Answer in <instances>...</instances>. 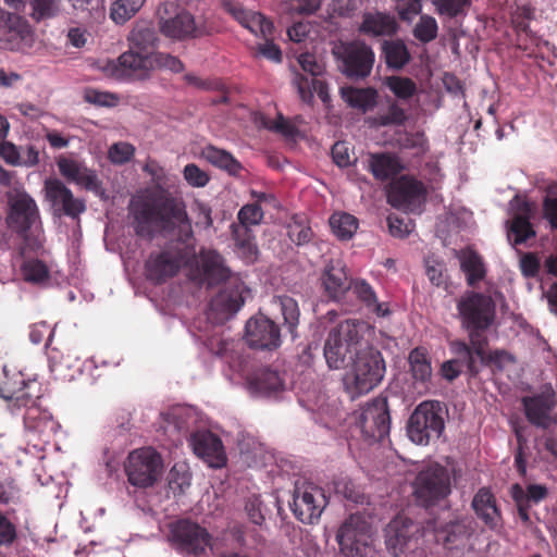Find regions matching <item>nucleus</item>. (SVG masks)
Returning <instances> with one entry per match:
<instances>
[{"mask_svg": "<svg viewBox=\"0 0 557 557\" xmlns=\"http://www.w3.org/2000/svg\"><path fill=\"white\" fill-rule=\"evenodd\" d=\"M426 198V188L421 181L403 175L388 188L387 200L397 209L414 211Z\"/></svg>", "mask_w": 557, "mask_h": 557, "instance_id": "dca6fc26", "label": "nucleus"}, {"mask_svg": "<svg viewBox=\"0 0 557 557\" xmlns=\"http://www.w3.org/2000/svg\"><path fill=\"white\" fill-rule=\"evenodd\" d=\"M360 34L370 37L393 36L398 30V24L394 16L383 12H367L358 28Z\"/></svg>", "mask_w": 557, "mask_h": 557, "instance_id": "cd10ccee", "label": "nucleus"}, {"mask_svg": "<svg viewBox=\"0 0 557 557\" xmlns=\"http://www.w3.org/2000/svg\"><path fill=\"white\" fill-rule=\"evenodd\" d=\"M169 542L181 555L199 556L211 547L208 530L190 519H180L169 525Z\"/></svg>", "mask_w": 557, "mask_h": 557, "instance_id": "6e6552de", "label": "nucleus"}, {"mask_svg": "<svg viewBox=\"0 0 557 557\" xmlns=\"http://www.w3.org/2000/svg\"><path fill=\"white\" fill-rule=\"evenodd\" d=\"M461 270L467 276L469 286H474L485 276V268L482 258L475 251H468L461 259Z\"/></svg>", "mask_w": 557, "mask_h": 557, "instance_id": "37998d69", "label": "nucleus"}, {"mask_svg": "<svg viewBox=\"0 0 557 557\" xmlns=\"http://www.w3.org/2000/svg\"><path fill=\"white\" fill-rule=\"evenodd\" d=\"M277 301L281 307L284 323L288 329V332L294 335L299 323V307L297 301L289 296H278Z\"/></svg>", "mask_w": 557, "mask_h": 557, "instance_id": "3c124183", "label": "nucleus"}, {"mask_svg": "<svg viewBox=\"0 0 557 557\" xmlns=\"http://www.w3.org/2000/svg\"><path fill=\"white\" fill-rule=\"evenodd\" d=\"M133 228L139 237L153 239L157 235H175V239L158 251L150 252L145 274L153 284H163L176 276L182 268L193 269L197 251L184 199L158 187L131 201Z\"/></svg>", "mask_w": 557, "mask_h": 557, "instance_id": "f257e3e1", "label": "nucleus"}, {"mask_svg": "<svg viewBox=\"0 0 557 557\" xmlns=\"http://www.w3.org/2000/svg\"><path fill=\"white\" fill-rule=\"evenodd\" d=\"M321 285L325 295L332 300H339L351 287L346 265L341 259H332L321 275Z\"/></svg>", "mask_w": 557, "mask_h": 557, "instance_id": "a878e982", "label": "nucleus"}, {"mask_svg": "<svg viewBox=\"0 0 557 557\" xmlns=\"http://www.w3.org/2000/svg\"><path fill=\"white\" fill-rule=\"evenodd\" d=\"M385 84L401 100L410 99L417 92V84L409 77L388 76L385 79Z\"/></svg>", "mask_w": 557, "mask_h": 557, "instance_id": "603ef678", "label": "nucleus"}, {"mask_svg": "<svg viewBox=\"0 0 557 557\" xmlns=\"http://www.w3.org/2000/svg\"><path fill=\"white\" fill-rule=\"evenodd\" d=\"M475 515L491 529L498 525L500 512L493 493L487 487L480 488L472 499Z\"/></svg>", "mask_w": 557, "mask_h": 557, "instance_id": "c85d7f7f", "label": "nucleus"}, {"mask_svg": "<svg viewBox=\"0 0 557 557\" xmlns=\"http://www.w3.org/2000/svg\"><path fill=\"white\" fill-rule=\"evenodd\" d=\"M201 154L213 166L227 172L230 175H239L243 170L240 162L231 152L213 145L206 146Z\"/></svg>", "mask_w": 557, "mask_h": 557, "instance_id": "c9c22d12", "label": "nucleus"}, {"mask_svg": "<svg viewBox=\"0 0 557 557\" xmlns=\"http://www.w3.org/2000/svg\"><path fill=\"white\" fill-rule=\"evenodd\" d=\"M57 165L60 174L67 181L75 183L88 190H98L101 183L95 173L89 170L83 163L66 157H59L57 159Z\"/></svg>", "mask_w": 557, "mask_h": 557, "instance_id": "bb28decb", "label": "nucleus"}, {"mask_svg": "<svg viewBox=\"0 0 557 557\" xmlns=\"http://www.w3.org/2000/svg\"><path fill=\"white\" fill-rule=\"evenodd\" d=\"M39 220V209L34 198L26 191H18L9 202L8 226L26 237L32 226Z\"/></svg>", "mask_w": 557, "mask_h": 557, "instance_id": "f3484780", "label": "nucleus"}, {"mask_svg": "<svg viewBox=\"0 0 557 557\" xmlns=\"http://www.w3.org/2000/svg\"><path fill=\"white\" fill-rule=\"evenodd\" d=\"M87 102L99 107H114L119 102V97L112 92L88 89L85 94Z\"/></svg>", "mask_w": 557, "mask_h": 557, "instance_id": "0e129e2a", "label": "nucleus"}, {"mask_svg": "<svg viewBox=\"0 0 557 557\" xmlns=\"http://www.w3.org/2000/svg\"><path fill=\"white\" fill-rule=\"evenodd\" d=\"M244 305L243 297L236 293L221 292L211 301V309L220 310L226 315L236 313Z\"/></svg>", "mask_w": 557, "mask_h": 557, "instance_id": "de8ad7c7", "label": "nucleus"}, {"mask_svg": "<svg viewBox=\"0 0 557 557\" xmlns=\"http://www.w3.org/2000/svg\"><path fill=\"white\" fill-rule=\"evenodd\" d=\"M399 159L392 153H371L369 157V170L379 181H387L403 171Z\"/></svg>", "mask_w": 557, "mask_h": 557, "instance_id": "c756f323", "label": "nucleus"}, {"mask_svg": "<svg viewBox=\"0 0 557 557\" xmlns=\"http://www.w3.org/2000/svg\"><path fill=\"white\" fill-rule=\"evenodd\" d=\"M372 527L364 515L352 513L341 524L336 541L346 557L363 556L370 545Z\"/></svg>", "mask_w": 557, "mask_h": 557, "instance_id": "9b49d317", "label": "nucleus"}, {"mask_svg": "<svg viewBox=\"0 0 557 557\" xmlns=\"http://www.w3.org/2000/svg\"><path fill=\"white\" fill-rule=\"evenodd\" d=\"M150 69L152 71L157 70H168L172 73H181L184 71V63L175 55L165 52H150Z\"/></svg>", "mask_w": 557, "mask_h": 557, "instance_id": "8fccbe9b", "label": "nucleus"}, {"mask_svg": "<svg viewBox=\"0 0 557 557\" xmlns=\"http://www.w3.org/2000/svg\"><path fill=\"white\" fill-rule=\"evenodd\" d=\"M39 396L32 395L30 401L22 404L24 426L27 431L50 437L60 428L53 416L38 404Z\"/></svg>", "mask_w": 557, "mask_h": 557, "instance_id": "4be33fe9", "label": "nucleus"}, {"mask_svg": "<svg viewBox=\"0 0 557 557\" xmlns=\"http://www.w3.org/2000/svg\"><path fill=\"white\" fill-rule=\"evenodd\" d=\"M184 178L193 187H203L209 182V175L195 163H189L184 168Z\"/></svg>", "mask_w": 557, "mask_h": 557, "instance_id": "69168bd1", "label": "nucleus"}, {"mask_svg": "<svg viewBox=\"0 0 557 557\" xmlns=\"http://www.w3.org/2000/svg\"><path fill=\"white\" fill-rule=\"evenodd\" d=\"M350 289H352L356 297L376 315L386 317L389 314L386 304L379 302L374 289L366 280L352 281Z\"/></svg>", "mask_w": 557, "mask_h": 557, "instance_id": "e433bc0d", "label": "nucleus"}, {"mask_svg": "<svg viewBox=\"0 0 557 557\" xmlns=\"http://www.w3.org/2000/svg\"><path fill=\"white\" fill-rule=\"evenodd\" d=\"M362 323L345 320L329 332L324 344V358L330 369L346 368L364 348Z\"/></svg>", "mask_w": 557, "mask_h": 557, "instance_id": "7ed1b4c3", "label": "nucleus"}, {"mask_svg": "<svg viewBox=\"0 0 557 557\" xmlns=\"http://www.w3.org/2000/svg\"><path fill=\"white\" fill-rule=\"evenodd\" d=\"M366 440L380 442L389 434L391 414L386 397H376L368 403L358 419Z\"/></svg>", "mask_w": 557, "mask_h": 557, "instance_id": "4468645a", "label": "nucleus"}, {"mask_svg": "<svg viewBox=\"0 0 557 557\" xmlns=\"http://www.w3.org/2000/svg\"><path fill=\"white\" fill-rule=\"evenodd\" d=\"M419 532V527L410 519L405 517H396L387 527L386 530V546L388 550L398 557L407 549L418 542L416 533Z\"/></svg>", "mask_w": 557, "mask_h": 557, "instance_id": "b1692460", "label": "nucleus"}, {"mask_svg": "<svg viewBox=\"0 0 557 557\" xmlns=\"http://www.w3.org/2000/svg\"><path fill=\"white\" fill-rule=\"evenodd\" d=\"M298 63L302 71L308 75L296 73L294 84L297 88L300 99L311 104L313 102L314 94L321 99L323 103L330 101L329 87L326 82L320 78L324 72V65L319 63L314 54L304 52L298 57Z\"/></svg>", "mask_w": 557, "mask_h": 557, "instance_id": "9d476101", "label": "nucleus"}, {"mask_svg": "<svg viewBox=\"0 0 557 557\" xmlns=\"http://www.w3.org/2000/svg\"><path fill=\"white\" fill-rule=\"evenodd\" d=\"M407 121V114L405 110L396 102L392 101L388 104L387 112L385 114H379L374 117V123L377 126H389V125H404Z\"/></svg>", "mask_w": 557, "mask_h": 557, "instance_id": "13d9d810", "label": "nucleus"}, {"mask_svg": "<svg viewBox=\"0 0 557 557\" xmlns=\"http://www.w3.org/2000/svg\"><path fill=\"white\" fill-rule=\"evenodd\" d=\"M413 37L420 42L433 41L438 35V24L435 17L422 14L412 29Z\"/></svg>", "mask_w": 557, "mask_h": 557, "instance_id": "09e8293b", "label": "nucleus"}, {"mask_svg": "<svg viewBox=\"0 0 557 557\" xmlns=\"http://www.w3.org/2000/svg\"><path fill=\"white\" fill-rule=\"evenodd\" d=\"M34 382H25L21 373H0V396L8 401V408L13 414L22 411V404L32 400Z\"/></svg>", "mask_w": 557, "mask_h": 557, "instance_id": "412c9836", "label": "nucleus"}, {"mask_svg": "<svg viewBox=\"0 0 557 557\" xmlns=\"http://www.w3.org/2000/svg\"><path fill=\"white\" fill-rule=\"evenodd\" d=\"M332 53L339 62V70L348 78L362 79L371 74L375 54L363 40L338 41Z\"/></svg>", "mask_w": 557, "mask_h": 557, "instance_id": "423d86ee", "label": "nucleus"}, {"mask_svg": "<svg viewBox=\"0 0 557 557\" xmlns=\"http://www.w3.org/2000/svg\"><path fill=\"white\" fill-rule=\"evenodd\" d=\"M231 234L238 256L246 262L253 263L258 259L259 248L252 230L231 225Z\"/></svg>", "mask_w": 557, "mask_h": 557, "instance_id": "72a5a7b5", "label": "nucleus"}, {"mask_svg": "<svg viewBox=\"0 0 557 557\" xmlns=\"http://www.w3.org/2000/svg\"><path fill=\"white\" fill-rule=\"evenodd\" d=\"M242 26L247 28L251 34L261 38H270L274 33L273 23L263 14L250 11Z\"/></svg>", "mask_w": 557, "mask_h": 557, "instance_id": "49530a36", "label": "nucleus"}, {"mask_svg": "<svg viewBox=\"0 0 557 557\" xmlns=\"http://www.w3.org/2000/svg\"><path fill=\"white\" fill-rule=\"evenodd\" d=\"M527 420L536 428L548 429L557 423L554 413L555 400L553 395L537 394L524 396L521 400Z\"/></svg>", "mask_w": 557, "mask_h": 557, "instance_id": "5701e85b", "label": "nucleus"}, {"mask_svg": "<svg viewBox=\"0 0 557 557\" xmlns=\"http://www.w3.org/2000/svg\"><path fill=\"white\" fill-rule=\"evenodd\" d=\"M451 351L457 356L455 361H459V366L466 368L471 375H476L480 371V362L478 363V352L475 346L469 341V344L462 341L451 343Z\"/></svg>", "mask_w": 557, "mask_h": 557, "instance_id": "58836bf2", "label": "nucleus"}, {"mask_svg": "<svg viewBox=\"0 0 557 557\" xmlns=\"http://www.w3.org/2000/svg\"><path fill=\"white\" fill-rule=\"evenodd\" d=\"M446 272L445 263L443 261L433 258H428L425 260V274L433 285L437 287L446 286Z\"/></svg>", "mask_w": 557, "mask_h": 557, "instance_id": "052dcab7", "label": "nucleus"}, {"mask_svg": "<svg viewBox=\"0 0 557 557\" xmlns=\"http://www.w3.org/2000/svg\"><path fill=\"white\" fill-rule=\"evenodd\" d=\"M263 216L264 212L259 203H247L239 209L237 223H232V226L251 228V226L259 225Z\"/></svg>", "mask_w": 557, "mask_h": 557, "instance_id": "864d4df0", "label": "nucleus"}, {"mask_svg": "<svg viewBox=\"0 0 557 557\" xmlns=\"http://www.w3.org/2000/svg\"><path fill=\"white\" fill-rule=\"evenodd\" d=\"M329 223L333 234L341 240L350 239L358 228L357 218L346 212L333 213Z\"/></svg>", "mask_w": 557, "mask_h": 557, "instance_id": "ea45409f", "label": "nucleus"}, {"mask_svg": "<svg viewBox=\"0 0 557 557\" xmlns=\"http://www.w3.org/2000/svg\"><path fill=\"white\" fill-rule=\"evenodd\" d=\"M482 352L478 355L480 366L496 364L499 366L504 360L512 361V357L505 350L496 349L491 352H486L487 339L483 336Z\"/></svg>", "mask_w": 557, "mask_h": 557, "instance_id": "e2e57ef3", "label": "nucleus"}, {"mask_svg": "<svg viewBox=\"0 0 557 557\" xmlns=\"http://www.w3.org/2000/svg\"><path fill=\"white\" fill-rule=\"evenodd\" d=\"M162 470L160 455L152 448H139L132 451L125 462L128 482L136 487L152 486Z\"/></svg>", "mask_w": 557, "mask_h": 557, "instance_id": "f8f14e48", "label": "nucleus"}, {"mask_svg": "<svg viewBox=\"0 0 557 557\" xmlns=\"http://www.w3.org/2000/svg\"><path fill=\"white\" fill-rule=\"evenodd\" d=\"M146 0H115L110 8V17L115 24L123 25L143 8Z\"/></svg>", "mask_w": 557, "mask_h": 557, "instance_id": "c03bdc74", "label": "nucleus"}, {"mask_svg": "<svg viewBox=\"0 0 557 557\" xmlns=\"http://www.w3.org/2000/svg\"><path fill=\"white\" fill-rule=\"evenodd\" d=\"M162 419L164 424L162 428L165 432L175 431L177 433L187 430L188 423L186 419V410L182 407H174L163 412Z\"/></svg>", "mask_w": 557, "mask_h": 557, "instance_id": "4d7b16f0", "label": "nucleus"}, {"mask_svg": "<svg viewBox=\"0 0 557 557\" xmlns=\"http://www.w3.org/2000/svg\"><path fill=\"white\" fill-rule=\"evenodd\" d=\"M149 53L141 54L132 49L117 59L109 60L103 70L107 75L120 81H145L150 77Z\"/></svg>", "mask_w": 557, "mask_h": 557, "instance_id": "2eb2a0df", "label": "nucleus"}, {"mask_svg": "<svg viewBox=\"0 0 557 557\" xmlns=\"http://www.w3.org/2000/svg\"><path fill=\"white\" fill-rule=\"evenodd\" d=\"M189 270L210 287L221 285L232 277L223 256L214 249L201 248L197 253V263Z\"/></svg>", "mask_w": 557, "mask_h": 557, "instance_id": "6ab92c4d", "label": "nucleus"}, {"mask_svg": "<svg viewBox=\"0 0 557 557\" xmlns=\"http://www.w3.org/2000/svg\"><path fill=\"white\" fill-rule=\"evenodd\" d=\"M17 537L15 524L0 511V546H10Z\"/></svg>", "mask_w": 557, "mask_h": 557, "instance_id": "338daca9", "label": "nucleus"}, {"mask_svg": "<svg viewBox=\"0 0 557 557\" xmlns=\"http://www.w3.org/2000/svg\"><path fill=\"white\" fill-rule=\"evenodd\" d=\"M287 235L294 244L301 246L311 240L313 232L302 218L296 215L287 226Z\"/></svg>", "mask_w": 557, "mask_h": 557, "instance_id": "6e6d98bb", "label": "nucleus"}, {"mask_svg": "<svg viewBox=\"0 0 557 557\" xmlns=\"http://www.w3.org/2000/svg\"><path fill=\"white\" fill-rule=\"evenodd\" d=\"M386 371L380 350L366 347L352 361V368L343 377L345 392L351 400L370 393L383 380Z\"/></svg>", "mask_w": 557, "mask_h": 557, "instance_id": "20e7f679", "label": "nucleus"}, {"mask_svg": "<svg viewBox=\"0 0 557 557\" xmlns=\"http://www.w3.org/2000/svg\"><path fill=\"white\" fill-rule=\"evenodd\" d=\"M524 212H529V205L524 203ZM509 235H513L515 245H521L528 239L535 237L536 233L527 214H517L512 218L509 227Z\"/></svg>", "mask_w": 557, "mask_h": 557, "instance_id": "a18cd8bd", "label": "nucleus"}, {"mask_svg": "<svg viewBox=\"0 0 557 557\" xmlns=\"http://www.w3.org/2000/svg\"><path fill=\"white\" fill-rule=\"evenodd\" d=\"M381 50L386 66L392 70L399 71L411 60L408 47L399 38L384 40Z\"/></svg>", "mask_w": 557, "mask_h": 557, "instance_id": "f704fd0d", "label": "nucleus"}, {"mask_svg": "<svg viewBox=\"0 0 557 557\" xmlns=\"http://www.w3.org/2000/svg\"><path fill=\"white\" fill-rule=\"evenodd\" d=\"M24 280L29 283L39 284L49 280V269L39 259L26 260L22 265Z\"/></svg>", "mask_w": 557, "mask_h": 557, "instance_id": "5fc2aeb1", "label": "nucleus"}, {"mask_svg": "<svg viewBox=\"0 0 557 557\" xmlns=\"http://www.w3.org/2000/svg\"><path fill=\"white\" fill-rule=\"evenodd\" d=\"M443 406L437 400L419 404L407 422V435L418 445H428L441 437L445 430Z\"/></svg>", "mask_w": 557, "mask_h": 557, "instance_id": "39448f33", "label": "nucleus"}, {"mask_svg": "<svg viewBox=\"0 0 557 557\" xmlns=\"http://www.w3.org/2000/svg\"><path fill=\"white\" fill-rule=\"evenodd\" d=\"M461 327L468 332L469 341L482 352L483 333L496 319V302L492 296L479 292H467L457 301Z\"/></svg>", "mask_w": 557, "mask_h": 557, "instance_id": "f03ea898", "label": "nucleus"}, {"mask_svg": "<svg viewBox=\"0 0 557 557\" xmlns=\"http://www.w3.org/2000/svg\"><path fill=\"white\" fill-rule=\"evenodd\" d=\"M195 455L203 459L210 467L221 468L226 462V456L221 438L210 431L196 432L190 437Z\"/></svg>", "mask_w": 557, "mask_h": 557, "instance_id": "393cba45", "label": "nucleus"}, {"mask_svg": "<svg viewBox=\"0 0 557 557\" xmlns=\"http://www.w3.org/2000/svg\"><path fill=\"white\" fill-rule=\"evenodd\" d=\"M127 40L133 48L145 51L153 48L157 45L159 38L153 26L147 22L140 21L134 25L127 37Z\"/></svg>", "mask_w": 557, "mask_h": 557, "instance_id": "4c0bfd02", "label": "nucleus"}, {"mask_svg": "<svg viewBox=\"0 0 557 557\" xmlns=\"http://www.w3.org/2000/svg\"><path fill=\"white\" fill-rule=\"evenodd\" d=\"M245 339L249 347L262 350L276 349L282 342L278 325L261 313L247 321Z\"/></svg>", "mask_w": 557, "mask_h": 557, "instance_id": "a211bd4d", "label": "nucleus"}, {"mask_svg": "<svg viewBox=\"0 0 557 557\" xmlns=\"http://www.w3.org/2000/svg\"><path fill=\"white\" fill-rule=\"evenodd\" d=\"M329 499L322 487L312 482H296L290 508L304 523H313L326 507Z\"/></svg>", "mask_w": 557, "mask_h": 557, "instance_id": "ddd939ff", "label": "nucleus"}, {"mask_svg": "<svg viewBox=\"0 0 557 557\" xmlns=\"http://www.w3.org/2000/svg\"><path fill=\"white\" fill-rule=\"evenodd\" d=\"M414 496L424 507H431L444 500L451 492L448 470L441 465L422 469L413 483Z\"/></svg>", "mask_w": 557, "mask_h": 557, "instance_id": "1a4fd4ad", "label": "nucleus"}, {"mask_svg": "<svg viewBox=\"0 0 557 557\" xmlns=\"http://www.w3.org/2000/svg\"><path fill=\"white\" fill-rule=\"evenodd\" d=\"M245 510L249 520L256 524L261 525L264 522V516L262 513V500L260 496L252 495L246 500Z\"/></svg>", "mask_w": 557, "mask_h": 557, "instance_id": "774afa93", "label": "nucleus"}, {"mask_svg": "<svg viewBox=\"0 0 557 557\" xmlns=\"http://www.w3.org/2000/svg\"><path fill=\"white\" fill-rule=\"evenodd\" d=\"M471 534L469 525L462 520H455L435 530V540L447 549L457 548Z\"/></svg>", "mask_w": 557, "mask_h": 557, "instance_id": "2f4dec72", "label": "nucleus"}, {"mask_svg": "<svg viewBox=\"0 0 557 557\" xmlns=\"http://www.w3.org/2000/svg\"><path fill=\"white\" fill-rule=\"evenodd\" d=\"M29 16L36 23L59 16L62 9L61 0H29Z\"/></svg>", "mask_w": 557, "mask_h": 557, "instance_id": "a19ab883", "label": "nucleus"}, {"mask_svg": "<svg viewBox=\"0 0 557 557\" xmlns=\"http://www.w3.org/2000/svg\"><path fill=\"white\" fill-rule=\"evenodd\" d=\"M433 4L440 15L450 18L466 14V9L470 5L469 0H433Z\"/></svg>", "mask_w": 557, "mask_h": 557, "instance_id": "bf43d9fd", "label": "nucleus"}, {"mask_svg": "<svg viewBox=\"0 0 557 557\" xmlns=\"http://www.w3.org/2000/svg\"><path fill=\"white\" fill-rule=\"evenodd\" d=\"M135 153V148L128 143H116L109 149V159L115 164L128 162Z\"/></svg>", "mask_w": 557, "mask_h": 557, "instance_id": "680f3d73", "label": "nucleus"}, {"mask_svg": "<svg viewBox=\"0 0 557 557\" xmlns=\"http://www.w3.org/2000/svg\"><path fill=\"white\" fill-rule=\"evenodd\" d=\"M342 99L352 109L362 113L372 110L377 103V91L372 87L357 88L352 86L341 89Z\"/></svg>", "mask_w": 557, "mask_h": 557, "instance_id": "473e14b6", "label": "nucleus"}, {"mask_svg": "<svg viewBox=\"0 0 557 557\" xmlns=\"http://www.w3.org/2000/svg\"><path fill=\"white\" fill-rule=\"evenodd\" d=\"M250 385L260 392H275L283 387V380L277 371L262 368L252 375Z\"/></svg>", "mask_w": 557, "mask_h": 557, "instance_id": "79ce46f5", "label": "nucleus"}, {"mask_svg": "<svg viewBox=\"0 0 557 557\" xmlns=\"http://www.w3.org/2000/svg\"><path fill=\"white\" fill-rule=\"evenodd\" d=\"M160 33L173 40H186L202 36L194 15L174 1L162 2L157 9Z\"/></svg>", "mask_w": 557, "mask_h": 557, "instance_id": "0eeeda50", "label": "nucleus"}, {"mask_svg": "<svg viewBox=\"0 0 557 557\" xmlns=\"http://www.w3.org/2000/svg\"><path fill=\"white\" fill-rule=\"evenodd\" d=\"M46 197L59 214L76 219L85 212L84 200L75 198L72 190L58 178H49L45 182Z\"/></svg>", "mask_w": 557, "mask_h": 557, "instance_id": "aec40b11", "label": "nucleus"}, {"mask_svg": "<svg viewBox=\"0 0 557 557\" xmlns=\"http://www.w3.org/2000/svg\"><path fill=\"white\" fill-rule=\"evenodd\" d=\"M408 361L410 366V372L414 379L416 384H419L424 391H428L432 377V367L426 348H413L409 352Z\"/></svg>", "mask_w": 557, "mask_h": 557, "instance_id": "7c9ffc66", "label": "nucleus"}]
</instances>
